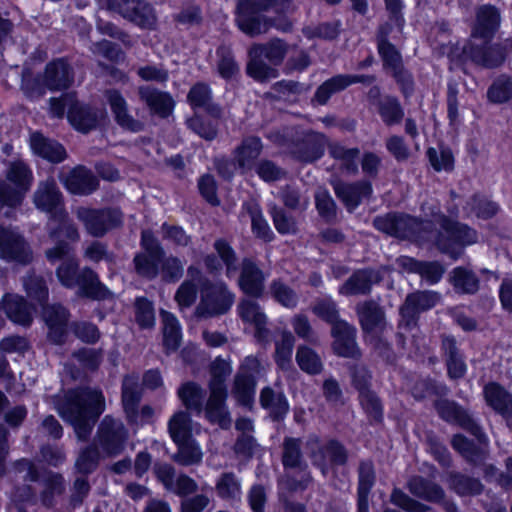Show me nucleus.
I'll use <instances>...</instances> for the list:
<instances>
[{
    "label": "nucleus",
    "mask_w": 512,
    "mask_h": 512,
    "mask_svg": "<svg viewBox=\"0 0 512 512\" xmlns=\"http://www.w3.org/2000/svg\"><path fill=\"white\" fill-rule=\"evenodd\" d=\"M449 484L461 495L479 494L482 490V484L478 480L460 474H451Z\"/></svg>",
    "instance_id": "4d7b16f0"
},
{
    "label": "nucleus",
    "mask_w": 512,
    "mask_h": 512,
    "mask_svg": "<svg viewBox=\"0 0 512 512\" xmlns=\"http://www.w3.org/2000/svg\"><path fill=\"white\" fill-rule=\"evenodd\" d=\"M163 323V341L168 353L178 349L181 343V327L177 318L170 312H160Z\"/></svg>",
    "instance_id": "4c0bfd02"
},
{
    "label": "nucleus",
    "mask_w": 512,
    "mask_h": 512,
    "mask_svg": "<svg viewBox=\"0 0 512 512\" xmlns=\"http://www.w3.org/2000/svg\"><path fill=\"white\" fill-rule=\"evenodd\" d=\"M390 500L394 505L407 512H427L430 509L429 506L412 499L399 489L393 490Z\"/></svg>",
    "instance_id": "680f3d73"
},
{
    "label": "nucleus",
    "mask_w": 512,
    "mask_h": 512,
    "mask_svg": "<svg viewBox=\"0 0 512 512\" xmlns=\"http://www.w3.org/2000/svg\"><path fill=\"white\" fill-rule=\"evenodd\" d=\"M453 285L455 289L463 293H475L479 287V281L474 273L465 268L453 270Z\"/></svg>",
    "instance_id": "603ef678"
},
{
    "label": "nucleus",
    "mask_w": 512,
    "mask_h": 512,
    "mask_svg": "<svg viewBox=\"0 0 512 512\" xmlns=\"http://www.w3.org/2000/svg\"><path fill=\"white\" fill-rule=\"evenodd\" d=\"M380 280L379 272L360 270L355 272L340 288L343 295H357L369 292L371 285Z\"/></svg>",
    "instance_id": "2f4dec72"
},
{
    "label": "nucleus",
    "mask_w": 512,
    "mask_h": 512,
    "mask_svg": "<svg viewBox=\"0 0 512 512\" xmlns=\"http://www.w3.org/2000/svg\"><path fill=\"white\" fill-rule=\"evenodd\" d=\"M408 489L413 495L430 502H440L444 498V491L440 486L428 482L422 477L417 476L410 479Z\"/></svg>",
    "instance_id": "79ce46f5"
},
{
    "label": "nucleus",
    "mask_w": 512,
    "mask_h": 512,
    "mask_svg": "<svg viewBox=\"0 0 512 512\" xmlns=\"http://www.w3.org/2000/svg\"><path fill=\"white\" fill-rule=\"evenodd\" d=\"M140 99L146 103L151 113L167 117L174 106L169 94L158 91L150 86H141L138 90Z\"/></svg>",
    "instance_id": "bb28decb"
},
{
    "label": "nucleus",
    "mask_w": 512,
    "mask_h": 512,
    "mask_svg": "<svg viewBox=\"0 0 512 512\" xmlns=\"http://www.w3.org/2000/svg\"><path fill=\"white\" fill-rule=\"evenodd\" d=\"M140 397L138 377L127 376L123 381L122 402L127 418L132 423H138L137 404Z\"/></svg>",
    "instance_id": "c9c22d12"
},
{
    "label": "nucleus",
    "mask_w": 512,
    "mask_h": 512,
    "mask_svg": "<svg viewBox=\"0 0 512 512\" xmlns=\"http://www.w3.org/2000/svg\"><path fill=\"white\" fill-rule=\"evenodd\" d=\"M314 463L321 468L323 475L327 473L326 462L331 464H343L346 460V453L343 447L335 442H328L319 452H313Z\"/></svg>",
    "instance_id": "58836bf2"
},
{
    "label": "nucleus",
    "mask_w": 512,
    "mask_h": 512,
    "mask_svg": "<svg viewBox=\"0 0 512 512\" xmlns=\"http://www.w3.org/2000/svg\"><path fill=\"white\" fill-rule=\"evenodd\" d=\"M178 446V453L175 460L182 465L197 464L202 460L203 453L200 445L193 439L176 443Z\"/></svg>",
    "instance_id": "de8ad7c7"
},
{
    "label": "nucleus",
    "mask_w": 512,
    "mask_h": 512,
    "mask_svg": "<svg viewBox=\"0 0 512 512\" xmlns=\"http://www.w3.org/2000/svg\"><path fill=\"white\" fill-rule=\"evenodd\" d=\"M261 148L262 145L259 138L250 137L245 139L235 152V160L239 168L243 171L252 169Z\"/></svg>",
    "instance_id": "a19ab883"
},
{
    "label": "nucleus",
    "mask_w": 512,
    "mask_h": 512,
    "mask_svg": "<svg viewBox=\"0 0 512 512\" xmlns=\"http://www.w3.org/2000/svg\"><path fill=\"white\" fill-rule=\"evenodd\" d=\"M374 77L364 75H337L325 81L316 91L315 100L324 105L330 97L354 83H372Z\"/></svg>",
    "instance_id": "aec40b11"
},
{
    "label": "nucleus",
    "mask_w": 512,
    "mask_h": 512,
    "mask_svg": "<svg viewBox=\"0 0 512 512\" xmlns=\"http://www.w3.org/2000/svg\"><path fill=\"white\" fill-rule=\"evenodd\" d=\"M334 190L338 198L351 211L355 209L363 198L372 193V187L369 182H360L357 184L335 183Z\"/></svg>",
    "instance_id": "c85d7f7f"
},
{
    "label": "nucleus",
    "mask_w": 512,
    "mask_h": 512,
    "mask_svg": "<svg viewBox=\"0 0 512 512\" xmlns=\"http://www.w3.org/2000/svg\"><path fill=\"white\" fill-rule=\"evenodd\" d=\"M65 239L68 240L65 236L52 239L56 245L46 251V257L50 262L63 260L56 270L58 280L67 288L78 286L79 294L82 296L94 299L104 298L107 290L92 270L83 269L78 273V262L70 256L71 247Z\"/></svg>",
    "instance_id": "20e7f679"
},
{
    "label": "nucleus",
    "mask_w": 512,
    "mask_h": 512,
    "mask_svg": "<svg viewBox=\"0 0 512 512\" xmlns=\"http://www.w3.org/2000/svg\"><path fill=\"white\" fill-rule=\"evenodd\" d=\"M437 410L440 416L449 422H457L462 427L470 430L479 437V428L472 422L468 415L452 402L443 401L438 403Z\"/></svg>",
    "instance_id": "ea45409f"
},
{
    "label": "nucleus",
    "mask_w": 512,
    "mask_h": 512,
    "mask_svg": "<svg viewBox=\"0 0 512 512\" xmlns=\"http://www.w3.org/2000/svg\"><path fill=\"white\" fill-rule=\"evenodd\" d=\"M168 429L175 443H182L183 441L189 440L192 434L191 418L186 412L179 411L170 419Z\"/></svg>",
    "instance_id": "c03bdc74"
},
{
    "label": "nucleus",
    "mask_w": 512,
    "mask_h": 512,
    "mask_svg": "<svg viewBox=\"0 0 512 512\" xmlns=\"http://www.w3.org/2000/svg\"><path fill=\"white\" fill-rule=\"evenodd\" d=\"M37 209L50 214V237L59 239L65 236L69 241H77L78 231L68 219L62 205V195L54 180L41 182L33 196Z\"/></svg>",
    "instance_id": "423d86ee"
},
{
    "label": "nucleus",
    "mask_w": 512,
    "mask_h": 512,
    "mask_svg": "<svg viewBox=\"0 0 512 512\" xmlns=\"http://www.w3.org/2000/svg\"><path fill=\"white\" fill-rule=\"evenodd\" d=\"M230 364L217 358L211 368L210 396L206 403L205 417L221 428H227L231 424V418L226 407L227 391L225 379L231 374Z\"/></svg>",
    "instance_id": "1a4fd4ad"
},
{
    "label": "nucleus",
    "mask_w": 512,
    "mask_h": 512,
    "mask_svg": "<svg viewBox=\"0 0 512 512\" xmlns=\"http://www.w3.org/2000/svg\"><path fill=\"white\" fill-rule=\"evenodd\" d=\"M64 489L63 478L59 474H48L43 482V491L41 495L42 503L50 507L54 503V497L62 493Z\"/></svg>",
    "instance_id": "5fc2aeb1"
},
{
    "label": "nucleus",
    "mask_w": 512,
    "mask_h": 512,
    "mask_svg": "<svg viewBox=\"0 0 512 512\" xmlns=\"http://www.w3.org/2000/svg\"><path fill=\"white\" fill-rule=\"evenodd\" d=\"M15 478L24 482H36L39 474L35 464L28 459H20L13 464Z\"/></svg>",
    "instance_id": "774afa93"
},
{
    "label": "nucleus",
    "mask_w": 512,
    "mask_h": 512,
    "mask_svg": "<svg viewBox=\"0 0 512 512\" xmlns=\"http://www.w3.org/2000/svg\"><path fill=\"white\" fill-rule=\"evenodd\" d=\"M217 492L222 498L235 499L240 496L241 486L233 473L223 474L216 485Z\"/></svg>",
    "instance_id": "bf43d9fd"
},
{
    "label": "nucleus",
    "mask_w": 512,
    "mask_h": 512,
    "mask_svg": "<svg viewBox=\"0 0 512 512\" xmlns=\"http://www.w3.org/2000/svg\"><path fill=\"white\" fill-rule=\"evenodd\" d=\"M10 184L0 181V208L4 206L15 207L19 205L33 181L32 171L22 161L12 162L7 171Z\"/></svg>",
    "instance_id": "9d476101"
},
{
    "label": "nucleus",
    "mask_w": 512,
    "mask_h": 512,
    "mask_svg": "<svg viewBox=\"0 0 512 512\" xmlns=\"http://www.w3.org/2000/svg\"><path fill=\"white\" fill-rule=\"evenodd\" d=\"M45 86L50 90L66 89L72 82L70 68L64 60H57L46 66L44 78Z\"/></svg>",
    "instance_id": "72a5a7b5"
},
{
    "label": "nucleus",
    "mask_w": 512,
    "mask_h": 512,
    "mask_svg": "<svg viewBox=\"0 0 512 512\" xmlns=\"http://www.w3.org/2000/svg\"><path fill=\"white\" fill-rule=\"evenodd\" d=\"M237 312L244 323L250 324L255 328V337L258 340L266 338L268 333L266 329L267 317L257 302L250 299H242L237 306Z\"/></svg>",
    "instance_id": "4be33fe9"
},
{
    "label": "nucleus",
    "mask_w": 512,
    "mask_h": 512,
    "mask_svg": "<svg viewBox=\"0 0 512 512\" xmlns=\"http://www.w3.org/2000/svg\"><path fill=\"white\" fill-rule=\"evenodd\" d=\"M294 337L291 332H283L281 340L276 342L275 360L282 370L291 366Z\"/></svg>",
    "instance_id": "3c124183"
},
{
    "label": "nucleus",
    "mask_w": 512,
    "mask_h": 512,
    "mask_svg": "<svg viewBox=\"0 0 512 512\" xmlns=\"http://www.w3.org/2000/svg\"><path fill=\"white\" fill-rule=\"evenodd\" d=\"M439 301V295L432 291L412 293L407 296L404 305L400 308L403 319H407V325L414 321L417 313L434 307Z\"/></svg>",
    "instance_id": "b1692460"
},
{
    "label": "nucleus",
    "mask_w": 512,
    "mask_h": 512,
    "mask_svg": "<svg viewBox=\"0 0 512 512\" xmlns=\"http://www.w3.org/2000/svg\"><path fill=\"white\" fill-rule=\"evenodd\" d=\"M370 376L365 369H359L353 374V384L359 391V399L366 413L378 421L382 417V406L377 396L368 389Z\"/></svg>",
    "instance_id": "6ab92c4d"
},
{
    "label": "nucleus",
    "mask_w": 512,
    "mask_h": 512,
    "mask_svg": "<svg viewBox=\"0 0 512 512\" xmlns=\"http://www.w3.org/2000/svg\"><path fill=\"white\" fill-rule=\"evenodd\" d=\"M27 296L43 307V319L49 327V337L57 344L63 341L68 321L66 309L60 305L44 306L48 298L45 282L32 274L23 280Z\"/></svg>",
    "instance_id": "6e6552de"
},
{
    "label": "nucleus",
    "mask_w": 512,
    "mask_h": 512,
    "mask_svg": "<svg viewBox=\"0 0 512 512\" xmlns=\"http://www.w3.org/2000/svg\"><path fill=\"white\" fill-rule=\"evenodd\" d=\"M260 363L256 357L247 356L235 379L234 394L242 405H249L255 394V375L258 373Z\"/></svg>",
    "instance_id": "dca6fc26"
},
{
    "label": "nucleus",
    "mask_w": 512,
    "mask_h": 512,
    "mask_svg": "<svg viewBox=\"0 0 512 512\" xmlns=\"http://www.w3.org/2000/svg\"><path fill=\"white\" fill-rule=\"evenodd\" d=\"M100 3L141 28H152L156 22L152 7L142 0H100Z\"/></svg>",
    "instance_id": "f8f14e48"
},
{
    "label": "nucleus",
    "mask_w": 512,
    "mask_h": 512,
    "mask_svg": "<svg viewBox=\"0 0 512 512\" xmlns=\"http://www.w3.org/2000/svg\"><path fill=\"white\" fill-rule=\"evenodd\" d=\"M103 112H96L88 107L79 105L75 102L68 110V120L71 125L80 132H88L96 127L99 118L103 117Z\"/></svg>",
    "instance_id": "f704fd0d"
},
{
    "label": "nucleus",
    "mask_w": 512,
    "mask_h": 512,
    "mask_svg": "<svg viewBox=\"0 0 512 512\" xmlns=\"http://www.w3.org/2000/svg\"><path fill=\"white\" fill-rule=\"evenodd\" d=\"M178 397L183 405L197 414L205 412L206 406L203 407L204 390L195 382H186L182 384L177 391Z\"/></svg>",
    "instance_id": "e433bc0d"
},
{
    "label": "nucleus",
    "mask_w": 512,
    "mask_h": 512,
    "mask_svg": "<svg viewBox=\"0 0 512 512\" xmlns=\"http://www.w3.org/2000/svg\"><path fill=\"white\" fill-rule=\"evenodd\" d=\"M260 403L275 418L284 416L289 409L286 397L282 393H275L269 387L261 391Z\"/></svg>",
    "instance_id": "37998d69"
},
{
    "label": "nucleus",
    "mask_w": 512,
    "mask_h": 512,
    "mask_svg": "<svg viewBox=\"0 0 512 512\" xmlns=\"http://www.w3.org/2000/svg\"><path fill=\"white\" fill-rule=\"evenodd\" d=\"M214 248L222 263L226 266L227 277H233L237 271V258L232 247L224 240H217Z\"/></svg>",
    "instance_id": "13d9d810"
},
{
    "label": "nucleus",
    "mask_w": 512,
    "mask_h": 512,
    "mask_svg": "<svg viewBox=\"0 0 512 512\" xmlns=\"http://www.w3.org/2000/svg\"><path fill=\"white\" fill-rule=\"evenodd\" d=\"M136 320L142 328H150L155 324L152 303L145 298L136 300Z\"/></svg>",
    "instance_id": "69168bd1"
},
{
    "label": "nucleus",
    "mask_w": 512,
    "mask_h": 512,
    "mask_svg": "<svg viewBox=\"0 0 512 512\" xmlns=\"http://www.w3.org/2000/svg\"><path fill=\"white\" fill-rule=\"evenodd\" d=\"M270 294L285 308L293 309L298 304L297 293L281 280H274L270 285Z\"/></svg>",
    "instance_id": "49530a36"
},
{
    "label": "nucleus",
    "mask_w": 512,
    "mask_h": 512,
    "mask_svg": "<svg viewBox=\"0 0 512 512\" xmlns=\"http://www.w3.org/2000/svg\"><path fill=\"white\" fill-rule=\"evenodd\" d=\"M105 97L118 125L131 132L142 130V123L129 113L127 101L119 91L107 90Z\"/></svg>",
    "instance_id": "f3484780"
},
{
    "label": "nucleus",
    "mask_w": 512,
    "mask_h": 512,
    "mask_svg": "<svg viewBox=\"0 0 512 512\" xmlns=\"http://www.w3.org/2000/svg\"><path fill=\"white\" fill-rule=\"evenodd\" d=\"M378 51L383 59L384 65L389 67L394 74H397L401 68V56L395 47L384 39H381L378 43Z\"/></svg>",
    "instance_id": "e2e57ef3"
},
{
    "label": "nucleus",
    "mask_w": 512,
    "mask_h": 512,
    "mask_svg": "<svg viewBox=\"0 0 512 512\" xmlns=\"http://www.w3.org/2000/svg\"><path fill=\"white\" fill-rule=\"evenodd\" d=\"M288 46L281 39H273L265 44H254L248 51L247 74L259 82L269 81L278 76L273 66L282 63Z\"/></svg>",
    "instance_id": "0eeeda50"
},
{
    "label": "nucleus",
    "mask_w": 512,
    "mask_h": 512,
    "mask_svg": "<svg viewBox=\"0 0 512 512\" xmlns=\"http://www.w3.org/2000/svg\"><path fill=\"white\" fill-rule=\"evenodd\" d=\"M127 439V431L123 423L110 416L102 420L96 440L102 456H113L119 454Z\"/></svg>",
    "instance_id": "ddd939ff"
},
{
    "label": "nucleus",
    "mask_w": 512,
    "mask_h": 512,
    "mask_svg": "<svg viewBox=\"0 0 512 512\" xmlns=\"http://www.w3.org/2000/svg\"><path fill=\"white\" fill-rule=\"evenodd\" d=\"M3 309L13 323L29 326L33 320V309L24 298L16 294H6L2 300Z\"/></svg>",
    "instance_id": "a878e982"
},
{
    "label": "nucleus",
    "mask_w": 512,
    "mask_h": 512,
    "mask_svg": "<svg viewBox=\"0 0 512 512\" xmlns=\"http://www.w3.org/2000/svg\"><path fill=\"white\" fill-rule=\"evenodd\" d=\"M421 210L425 219L419 221L408 215L388 214L374 220L375 227L386 234L398 238L433 241L445 252L454 254V245H472L477 242V232L451 217L439 213L435 199L424 202Z\"/></svg>",
    "instance_id": "f257e3e1"
},
{
    "label": "nucleus",
    "mask_w": 512,
    "mask_h": 512,
    "mask_svg": "<svg viewBox=\"0 0 512 512\" xmlns=\"http://www.w3.org/2000/svg\"><path fill=\"white\" fill-rule=\"evenodd\" d=\"M331 334L334 338L333 350L342 357H357L359 349L355 341L356 329L347 322L335 323Z\"/></svg>",
    "instance_id": "a211bd4d"
},
{
    "label": "nucleus",
    "mask_w": 512,
    "mask_h": 512,
    "mask_svg": "<svg viewBox=\"0 0 512 512\" xmlns=\"http://www.w3.org/2000/svg\"><path fill=\"white\" fill-rule=\"evenodd\" d=\"M201 299L196 312L199 316H215L226 313L234 303V294L223 282L205 280L200 290Z\"/></svg>",
    "instance_id": "9b49d317"
},
{
    "label": "nucleus",
    "mask_w": 512,
    "mask_h": 512,
    "mask_svg": "<svg viewBox=\"0 0 512 512\" xmlns=\"http://www.w3.org/2000/svg\"><path fill=\"white\" fill-rule=\"evenodd\" d=\"M188 276L189 279L179 286L175 294V301L181 310L194 304L198 294V288L195 282L197 281L202 285L206 280L203 279L201 271L193 265L188 268Z\"/></svg>",
    "instance_id": "c756f323"
},
{
    "label": "nucleus",
    "mask_w": 512,
    "mask_h": 512,
    "mask_svg": "<svg viewBox=\"0 0 512 512\" xmlns=\"http://www.w3.org/2000/svg\"><path fill=\"white\" fill-rule=\"evenodd\" d=\"M62 182L69 192L78 195L91 194L98 186L97 178L84 167L71 170L62 178Z\"/></svg>",
    "instance_id": "5701e85b"
},
{
    "label": "nucleus",
    "mask_w": 512,
    "mask_h": 512,
    "mask_svg": "<svg viewBox=\"0 0 512 512\" xmlns=\"http://www.w3.org/2000/svg\"><path fill=\"white\" fill-rule=\"evenodd\" d=\"M0 258L20 264H27L32 260L29 245L14 228L0 225Z\"/></svg>",
    "instance_id": "2eb2a0df"
},
{
    "label": "nucleus",
    "mask_w": 512,
    "mask_h": 512,
    "mask_svg": "<svg viewBox=\"0 0 512 512\" xmlns=\"http://www.w3.org/2000/svg\"><path fill=\"white\" fill-rule=\"evenodd\" d=\"M30 147L34 154L50 162L58 163L66 157V152L62 145L44 137L38 132L31 134Z\"/></svg>",
    "instance_id": "cd10ccee"
},
{
    "label": "nucleus",
    "mask_w": 512,
    "mask_h": 512,
    "mask_svg": "<svg viewBox=\"0 0 512 512\" xmlns=\"http://www.w3.org/2000/svg\"><path fill=\"white\" fill-rule=\"evenodd\" d=\"M161 272L163 278L167 281H177L180 279L184 272L183 263L177 257L169 256L160 259Z\"/></svg>",
    "instance_id": "338daca9"
},
{
    "label": "nucleus",
    "mask_w": 512,
    "mask_h": 512,
    "mask_svg": "<svg viewBox=\"0 0 512 512\" xmlns=\"http://www.w3.org/2000/svg\"><path fill=\"white\" fill-rule=\"evenodd\" d=\"M379 114L386 125L400 123L404 117L400 103L393 97H385L380 101Z\"/></svg>",
    "instance_id": "8fccbe9b"
},
{
    "label": "nucleus",
    "mask_w": 512,
    "mask_h": 512,
    "mask_svg": "<svg viewBox=\"0 0 512 512\" xmlns=\"http://www.w3.org/2000/svg\"><path fill=\"white\" fill-rule=\"evenodd\" d=\"M265 276L263 272L250 260H244L239 278L241 290L252 297H260L264 291Z\"/></svg>",
    "instance_id": "393cba45"
},
{
    "label": "nucleus",
    "mask_w": 512,
    "mask_h": 512,
    "mask_svg": "<svg viewBox=\"0 0 512 512\" xmlns=\"http://www.w3.org/2000/svg\"><path fill=\"white\" fill-rule=\"evenodd\" d=\"M248 211L251 217L252 231L256 237L269 242L273 238V232L264 219L259 207L257 205H249Z\"/></svg>",
    "instance_id": "6e6d98bb"
},
{
    "label": "nucleus",
    "mask_w": 512,
    "mask_h": 512,
    "mask_svg": "<svg viewBox=\"0 0 512 512\" xmlns=\"http://www.w3.org/2000/svg\"><path fill=\"white\" fill-rule=\"evenodd\" d=\"M357 313L362 329L372 342L375 335L382 332L386 326L382 310L375 302L369 301L359 304Z\"/></svg>",
    "instance_id": "412c9836"
},
{
    "label": "nucleus",
    "mask_w": 512,
    "mask_h": 512,
    "mask_svg": "<svg viewBox=\"0 0 512 512\" xmlns=\"http://www.w3.org/2000/svg\"><path fill=\"white\" fill-rule=\"evenodd\" d=\"M105 410V400L101 391L78 388L65 394L63 403L58 404L59 415L69 422L81 440L86 439L96 419Z\"/></svg>",
    "instance_id": "7ed1b4c3"
},
{
    "label": "nucleus",
    "mask_w": 512,
    "mask_h": 512,
    "mask_svg": "<svg viewBox=\"0 0 512 512\" xmlns=\"http://www.w3.org/2000/svg\"><path fill=\"white\" fill-rule=\"evenodd\" d=\"M329 153L334 159L341 161L343 167L348 172L354 173L357 171V159L359 156L357 148L347 149L338 143H333L329 147Z\"/></svg>",
    "instance_id": "09e8293b"
},
{
    "label": "nucleus",
    "mask_w": 512,
    "mask_h": 512,
    "mask_svg": "<svg viewBox=\"0 0 512 512\" xmlns=\"http://www.w3.org/2000/svg\"><path fill=\"white\" fill-rule=\"evenodd\" d=\"M427 156L431 166L437 172H449L454 167V157L452 152L447 148H429Z\"/></svg>",
    "instance_id": "864d4df0"
},
{
    "label": "nucleus",
    "mask_w": 512,
    "mask_h": 512,
    "mask_svg": "<svg viewBox=\"0 0 512 512\" xmlns=\"http://www.w3.org/2000/svg\"><path fill=\"white\" fill-rule=\"evenodd\" d=\"M76 216L84 224L87 232L95 237L103 236L122 220L120 211L116 209L95 210L80 207L76 211Z\"/></svg>",
    "instance_id": "4468645a"
},
{
    "label": "nucleus",
    "mask_w": 512,
    "mask_h": 512,
    "mask_svg": "<svg viewBox=\"0 0 512 512\" xmlns=\"http://www.w3.org/2000/svg\"><path fill=\"white\" fill-rule=\"evenodd\" d=\"M162 256L151 257L149 254H139L134 258L137 272L147 278H155L159 272L158 263Z\"/></svg>",
    "instance_id": "0e129e2a"
},
{
    "label": "nucleus",
    "mask_w": 512,
    "mask_h": 512,
    "mask_svg": "<svg viewBox=\"0 0 512 512\" xmlns=\"http://www.w3.org/2000/svg\"><path fill=\"white\" fill-rule=\"evenodd\" d=\"M296 361L301 370L308 374H318L323 365L318 354L308 346H299L296 352Z\"/></svg>",
    "instance_id": "a18cd8bd"
},
{
    "label": "nucleus",
    "mask_w": 512,
    "mask_h": 512,
    "mask_svg": "<svg viewBox=\"0 0 512 512\" xmlns=\"http://www.w3.org/2000/svg\"><path fill=\"white\" fill-rule=\"evenodd\" d=\"M484 396L487 404L496 412L505 417L512 416V395L502 386L491 382L484 387Z\"/></svg>",
    "instance_id": "473e14b6"
},
{
    "label": "nucleus",
    "mask_w": 512,
    "mask_h": 512,
    "mask_svg": "<svg viewBox=\"0 0 512 512\" xmlns=\"http://www.w3.org/2000/svg\"><path fill=\"white\" fill-rule=\"evenodd\" d=\"M498 25V11L492 6H481L477 11V20L471 39L462 47V53H458V48L444 44L440 47V53L447 54V56L452 60H471L472 62L484 67H497L503 63L505 53L500 47H487V44L492 38Z\"/></svg>",
    "instance_id": "f03ea898"
},
{
    "label": "nucleus",
    "mask_w": 512,
    "mask_h": 512,
    "mask_svg": "<svg viewBox=\"0 0 512 512\" xmlns=\"http://www.w3.org/2000/svg\"><path fill=\"white\" fill-rule=\"evenodd\" d=\"M290 7V0H238L235 21L238 28L251 37L264 34L271 28L288 32L292 25L286 18L279 17L272 20L262 13L271 9L277 13H283Z\"/></svg>",
    "instance_id": "39448f33"
},
{
    "label": "nucleus",
    "mask_w": 512,
    "mask_h": 512,
    "mask_svg": "<svg viewBox=\"0 0 512 512\" xmlns=\"http://www.w3.org/2000/svg\"><path fill=\"white\" fill-rule=\"evenodd\" d=\"M487 96L493 103H504L512 99V80L498 79L488 89Z\"/></svg>",
    "instance_id": "052dcab7"
},
{
    "label": "nucleus",
    "mask_w": 512,
    "mask_h": 512,
    "mask_svg": "<svg viewBox=\"0 0 512 512\" xmlns=\"http://www.w3.org/2000/svg\"><path fill=\"white\" fill-rule=\"evenodd\" d=\"M327 139L325 135L317 132H310L305 135L295 151L296 157L301 161L312 162L319 159L326 146Z\"/></svg>",
    "instance_id": "7c9ffc66"
}]
</instances>
